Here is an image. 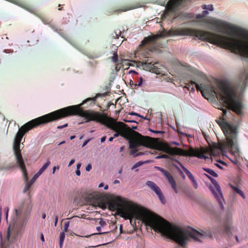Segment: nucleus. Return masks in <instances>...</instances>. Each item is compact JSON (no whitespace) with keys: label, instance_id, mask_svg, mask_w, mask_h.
I'll return each mask as SVG.
<instances>
[{"label":"nucleus","instance_id":"e433bc0d","mask_svg":"<svg viewBox=\"0 0 248 248\" xmlns=\"http://www.w3.org/2000/svg\"><path fill=\"white\" fill-rule=\"evenodd\" d=\"M39 176H38L36 174H35L33 177L31 178V180L29 182L31 184H33L34 182L35 181L37 178H38Z\"/></svg>","mask_w":248,"mask_h":248},{"label":"nucleus","instance_id":"4c0bfd02","mask_svg":"<svg viewBox=\"0 0 248 248\" xmlns=\"http://www.w3.org/2000/svg\"><path fill=\"white\" fill-rule=\"evenodd\" d=\"M119 34L117 33V32L115 31L111 33V36L112 38L117 39L119 38Z\"/></svg>","mask_w":248,"mask_h":248},{"label":"nucleus","instance_id":"a211bd4d","mask_svg":"<svg viewBox=\"0 0 248 248\" xmlns=\"http://www.w3.org/2000/svg\"><path fill=\"white\" fill-rule=\"evenodd\" d=\"M146 184L152 190H153L157 195L160 202L164 204L166 202L165 198L164 197L163 193L160 188L156 185L155 183L152 181H148Z\"/></svg>","mask_w":248,"mask_h":248},{"label":"nucleus","instance_id":"79ce46f5","mask_svg":"<svg viewBox=\"0 0 248 248\" xmlns=\"http://www.w3.org/2000/svg\"><path fill=\"white\" fill-rule=\"evenodd\" d=\"M67 126H68V124H65L63 125L58 126H57V128L61 129H62L63 128H65V127H66Z\"/></svg>","mask_w":248,"mask_h":248},{"label":"nucleus","instance_id":"1a4fd4ad","mask_svg":"<svg viewBox=\"0 0 248 248\" xmlns=\"http://www.w3.org/2000/svg\"><path fill=\"white\" fill-rule=\"evenodd\" d=\"M246 35L244 29L231 24V52L248 58V42L241 39Z\"/></svg>","mask_w":248,"mask_h":248},{"label":"nucleus","instance_id":"680f3d73","mask_svg":"<svg viewBox=\"0 0 248 248\" xmlns=\"http://www.w3.org/2000/svg\"><path fill=\"white\" fill-rule=\"evenodd\" d=\"M5 210H6V218H7L8 217V211H9V208L8 207H6L5 208Z\"/></svg>","mask_w":248,"mask_h":248},{"label":"nucleus","instance_id":"39448f33","mask_svg":"<svg viewBox=\"0 0 248 248\" xmlns=\"http://www.w3.org/2000/svg\"><path fill=\"white\" fill-rule=\"evenodd\" d=\"M31 200H27L19 203L15 208L16 219L13 224L9 225L6 233L5 239L0 235V248H8L10 245L16 241L23 234L32 209Z\"/></svg>","mask_w":248,"mask_h":248},{"label":"nucleus","instance_id":"69168bd1","mask_svg":"<svg viewBox=\"0 0 248 248\" xmlns=\"http://www.w3.org/2000/svg\"><path fill=\"white\" fill-rule=\"evenodd\" d=\"M4 52H5V53H9V52H11V50L10 49H5L4 50Z\"/></svg>","mask_w":248,"mask_h":248},{"label":"nucleus","instance_id":"5701e85b","mask_svg":"<svg viewBox=\"0 0 248 248\" xmlns=\"http://www.w3.org/2000/svg\"><path fill=\"white\" fill-rule=\"evenodd\" d=\"M49 26L53 31L57 32L62 37H65L64 33L62 29L58 28L56 26H55L53 24H50Z\"/></svg>","mask_w":248,"mask_h":248},{"label":"nucleus","instance_id":"e2e57ef3","mask_svg":"<svg viewBox=\"0 0 248 248\" xmlns=\"http://www.w3.org/2000/svg\"><path fill=\"white\" fill-rule=\"evenodd\" d=\"M81 164L80 163H78L77 165V170H79L80 167H81Z\"/></svg>","mask_w":248,"mask_h":248},{"label":"nucleus","instance_id":"bf43d9fd","mask_svg":"<svg viewBox=\"0 0 248 248\" xmlns=\"http://www.w3.org/2000/svg\"><path fill=\"white\" fill-rule=\"evenodd\" d=\"M130 114H131V115H137V116H139V117H141V118H143V117H141V116H140V115H139L138 114H137V113H135V112H131V113H130Z\"/></svg>","mask_w":248,"mask_h":248},{"label":"nucleus","instance_id":"f8f14e48","mask_svg":"<svg viewBox=\"0 0 248 248\" xmlns=\"http://www.w3.org/2000/svg\"><path fill=\"white\" fill-rule=\"evenodd\" d=\"M219 232L224 235H229L231 233V212L228 210H223L219 216Z\"/></svg>","mask_w":248,"mask_h":248},{"label":"nucleus","instance_id":"0e129e2a","mask_svg":"<svg viewBox=\"0 0 248 248\" xmlns=\"http://www.w3.org/2000/svg\"><path fill=\"white\" fill-rule=\"evenodd\" d=\"M129 73H133V74H138L137 72H136L135 71H134V70H130L129 71Z\"/></svg>","mask_w":248,"mask_h":248},{"label":"nucleus","instance_id":"052dcab7","mask_svg":"<svg viewBox=\"0 0 248 248\" xmlns=\"http://www.w3.org/2000/svg\"><path fill=\"white\" fill-rule=\"evenodd\" d=\"M76 173L78 176H79L80 175V171L79 170H77L76 171Z\"/></svg>","mask_w":248,"mask_h":248},{"label":"nucleus","instance_id":"13d9d810","mask_svg":"<svg viewBox=\"0 0 248 248\" xmlns=\"http://www.w3.org/2000/svg\"><path fill=\"white\" fill-rule=\"evenodd\" d=\"M93 104V103H91V102H87L86 103H85V104L84 105H85L87 104V106H84V107H83L82 108H84V107H88V106H90V105H91V104Z\"/></svg>","mask_w":248,"mask_h":248},{"label":"nucleus","instance_id":"4be33fe9","mask_svg":"<svg viewBox=\"0 0 248 248\" xmlns=\"http://www.w3.org/2000/svg\"><path fill=\"white\" fill-rule=\"evenodd\" d=\"M218 203L219 204L220 208L223 209V202L224 200L223 198L222 193L221 191L220 187L218 186Z\"/></svg>","mask_w":248,"mask_h":248},{"label":"nucleus","instance_id":"7c9ffc66","mask_svg":"<svg viewBox=\"0 0 248 248\" xmlns=\"http://www.w3.org/2000/svg\"><path fill=\"white\" fill-rule=\"evenodd\" d=\"M203 170L208 172L209 174L212 175L214 177H217V173H216L213 170L209 169V168H203Z\"/></svg>","mask_w":248,"mask_h":248},{"label":"nucleus","instance_id":"412c9836","mask_svg":"<svg viewBox=\"0 0 248 248\" xmlns=\"http://www.w3.org/2000/svg\"><path fill=\"white\" fill-rule=\"evenodd\" d=\"M25 171L26 172V175L24 173V171L22 170V171L23 172L24 178L26 182V185H25V186L24 188L23 191L24 193H25L27 191H28L32 186V184H31V183H30L29 182H28V174H27V172L26 168H25Z\"/></svg>","mask_w":248,"mask_h":248},{"label":"nucleus","instance_id":"393cba45","mask_svg":"<svg viewBox=\"0 0 248 248\" xmlns=\"http://www.w3.org/2000/svg\"><path fill=\"white\" fill-rule=\"evenodd\" d=\"M230 186L231 187V188L237 193H238V194H239L242 197L243 199H245L246 198V196L244 194V193L243 192V191L240 190V189H239L238 188H237V187L236 186H233L232 185H231V184H230Z\"/></svg>","mask_w":248,"mask_h":248},{"label":"nucleus","instance_id":"c85d7f7f","mask_svg":"<svg viewBox=\"0 0 248 248\" xmlns=\"http://www.w3.org/2000/svg\"><path fill=\"white\" fill-rule=\"evenodd\" d=\"M113 55L112 57H110L109 59L111 60V61L113 63H116L118 61H119L120 60L118 59V55L117 54V53L116 52H114L113 53Z\"/></svg>","mask_w":248,"mask_h":248},{"label":"nucleus","instance_id":"f257e3e1","mask_svg":"<svg viewBox=\"0 0 248 248\" xmlns=\"http://www.w3.org/2000/svg\"><path fill=\"white\" fill-rule=\"evenodd\" d=\"M108 209L116 211L125 219L136 218L141 220L152 227L154 231L161 233L174 240L182 247L186 246L189 238L200 241L204 237L203 232L190 228L186 229L170 224L159 216H153L147 210L119 196L114 197L108 202Z\"/></svg>","mask_w":248,"mask_h":248},{"label":"nucleus","instance_id":"c03bdc74","mask_svg":"<svg viewBox=\"0 0 248 248\" xmlns=\"http://www.w3.org/2000/svg\"><path fill=\"white\" fill-rule=\"evenodd\" d=\"M54 217H55L54 225H55V226H56L57 225V223H58V217L57 215H54Z\"/></svg>","mask_w":248,"mask_h":248},{"label":"nucleus","instance_id":"f704fd0d","mask_svg":"<svg viewBox=\"0 0 248 248\" xmlns=\"http://www.w3.org/2000/svg\"><path fill=\"white\" fill-rule=\"evenodd\" d=\"M50 164V161L49 159L47 160L46 163L42 167V170H46L48 166Z\"/></svg>","mask_w":248,"mask_h":248},{"label":"nucleus","instance_id":"473e14b6","mask_svg":"<svg viewBox=\"0 0 248 248\" xmlns=\"http://www.w3.org/2000/svg\"><path fill=\"white\" fill-rule=\"evenodd\" d=\"M155 159H161V158H166L169 159L170 158V156L168 155L165 154H162L161 155H158L155 157Z\"/></svg>","mask_w":248,"mask_h":248},{"label":"nucleus","instance_id":"58836bf2","mask_svg":"<svg viewBox=\"0 0 248 248\" xmlns=\"http://www.w3.org/2000/svg\"><path fill=\"white\" fill-rule=\"evenodd\" d=\"M69 226V222H67L64 224V232H67Z\"/></svg>","mask_w":248,"mask_h":248},{"label":"nucleus","instance_id":"6e6552de","mask_svg":"<svg viewBox=\"0 0 248 248\" xmlns=\"http://www.w3.org/2000/svg\"><path fill=\"white\" fill-rule=\"evenodd\" d=\"M218 125L221 127L226 139V141H221L218 140V156L220 153L223 155L229 151L232 154H238L239 149L235 140L237 137V128L235 126L227 122H219Z\"/></svg>","mask_w":248,"mask_h":248},{"label":"nucleus","instance_id":"b1692460","mask_svg":"<svg viewBox=\"0 0 248 248\" xmlns=\"http://www.w3.org/2000/svg\"><path fill=\"white\" fill-rule=\"evenodd\" d=\"M49 26L53 31L57 32L62 37H65L64 33L62 29L58 28L56 26H55L53 24H50Z\"/></svg>","mask_w":248,"mask_h":248},{"label":"nucleus","instance_id":"7ed1b4c3","mask_svg":"<svg viewBox=\"0 0 248 248\" xmlns=\"http://www.w3.org/2000/svg\"><path fill=\"white\" fill-rule=\"evenodd\" d=\"M248 79V74H247L246 79L240 90L239 85L229 78H218V95H219L222 102L228 109L232 110L238 115L243 114L242 93L247 86Z\"/></svg>","mask_w":248,"mask_h":248},{"label":"nucleus","instance_id":"2eb2a0df","mask_svg":"<svg viewBox=\"0 0 248 248\" xmlns=\"http://www.w3.org/2000/svg\"><path fill=\"white\" fill-rule=\"evenodd\" d=\"M144 64L146 65L149 70L156 75H164L165 74V67L162 64L158 62H155L153 63L152 62L149 61V59L145 60Z\"/></svg>","mask_w":248,"mask_h":248},{"label":"nucleus","instance_id":"ddd939ff","mask_svg":"<svg viewBox=\"0 0 248 248\" xmlns=\"http://www.w3.org/2000/svg\"><path fill=\"white\" fill-rule=\"evenodd\" d=\"M102 124L114 131H128L127 125L122 122H117L111 117H108L107 115Z\"/></svg>","mask_w":248,"mask_h":248},{"label":"nucleus","instance_id":"09e8293b","mask_svg":"<svg viewBox=\"0 0 248 248\" xmlns=\"http://www.w3.org/2000/svg\"><path fill=\"white\" fill-rule=\"evenodd\" d=\"M150 131L154 133H163V132L162 131H157V130H154L152 129H150Z\"/></svg>","mask_w":248,"mask_h":248},{"label":"nucleus","instance_id":"c9c22d12","mask_svg":"<svg viewBox=\"0 0 248 248\" xmlns=\"http://www.w3.org/2000/svg\"><path fill=\"white\" fill-rule=\"evenodd\" d=\"M142 164H143V162H142L141 161L138 162L133 165V166L132 167L131 169L134 170L135 168L140 166Z\"/></svg>","mask_w":248,"mask_h":248},{"label":"nucleus","instance_id":"5fc2aeb1","mask_svg":"<svg viewBox=\"0 0 248 248\" xmlns=\"http://www.w3.org/2000/svg\"><path fill=\"white\" fill-rule=\"evenodd\" d=\"M227 112V109H222V114L224 116V115H226V113Z\"/></svg>","mask_w":248,"mask_h":248},{"label":"nucleus","instance_id":"bb28decb","mask_svg":"<svg viewBox=\"0 0 248 248\" xmlns=\"http://www.w3.org/2000/svg\"><path fill=\"white\" fill-rule=\"evenodd\" d=\"M181 166H182V167L184 171L185 172V173L187 175V176L190 179V180L191 181V182L195 180L194 177L193 176L192 174L184 166H183L182 165H181Z\"/></svg>","mask_w":248,"mask_h":248},{"label":"nucleus","instance_id":"338daca9","mask_svg":"<svg viewBox=\"0 0 248 248\" xmlns=\"http://www.w3.org/2000/svg\"><path fill=\"white\" fill-rule=\"evenodd\" d=\"M46 215L45 213H43L42 215V217L43 219H45L46 218Z\"/></svg>","mask_w":248,"mask_h":248},{"label":"nucleus","instance_id":"9b49d317","mask_svg":"<svg viewBox=\"0 0 248 248\" xmlns=\"http://www.w3.org/2000/svg\"><path fill=\"white\" fill-rule=\"evenodd\" d=\"M51 122H53V121L51 112L28 122L19 128L15 138L14 141L21 142L24 135L26 132L32 128Z\"/></svg>","mask_w":248,"mask_h":248},{"label":"nucleus","instance_id":"37998d69","mask_svg":"<svg viewBox=\"0 0 248 248\" xmlns=\"http://www.w3.org/2000/svg\"><path fill=\"white\" fill-rule=\"evenodd\" d=\"M44 171L45 170H42V168H41L36 174L39 176L43 173Z\"/></svg>","mask_w":248,"mask_h":248},{"label":"nucleus","instance_id":"4468645a","mask_svg":"<svg viewBox=\"0 0 248 248\" xmlns=\"http://www.w3.org/2000/svg\"><path fill=\"white\" fill-rule=\"evenodd\" d=\"M20 143L21 142H19V141H14L13 144V149L14 151V154L16 156V163L21 170H23L24 173L26 174V172L25 171V165L21 155V150L20 149Z\"/></svg>","mask_w":248,"mask_h":248},{"label":"nucleus","instance_id":"72a5a7b5","mask_svg":"<svg viewBox=\"0 0 248 248\" xmlns=\"http://www.w3.org/2000/svg\"><path fill=\"white\" fill-rule=\"evenodd\" d=\"M202 8L203 9H207L209 11H212L213 10V7L212 5H203L202 6Z\"/></svg>","mask_w":248,"mask_h":248},{"label":"nucleus","instance_id":"423d86ee","mask_svg":"<svg viewBox=\"0 0 248 248\" xmlns=\"http://www.w3.org/2000/svg\"><path fill=\"white\" fill-rule=\"evenodd\" d=\"M96 97L88 98L82 103L63 108L51 112L53 121H56L71 115H78L85 118V123L94 121L103 124L106 114L93 110H84L82 106L88 102L95 104Z\"/></svg>","mask_w":248,"mask_h":248},{"label":"nucleus","instance_id":"dca6fc26","mask_svg":"<svg viewBox=\"0 0 248 248\" xmlns=\"http://www.w3.org/2000/svg\"><path fill=\"white\" fill-rule=\"evenodd\" d=\"M208 14L207 11H203L202 14L198 15L197 18H202V21L205 23L207 28L216 31L217 29V20L211 17L205 18V16Z\"/></svg>","mask_w":248,"mask_h":248},{"label":"nucleus","instance_id":"c756f323","mask_svg":"<svg viewBox=\"0 0 248 248\" xmlns=\"http://www.w3.org/2000/svg\"><path fill=\"white\" fill-rule=\"evenodd\" d=\"M138 7V6H127L126 7L122 8L118 10V11H119V12H125V11H128V10H132V9H134L137 8Z\"/></svg>","mask_w":248,"mask_h":248},{"label":"nucleus","instance_id":"ea45409f","mask_svg":"<svg viewBox=\"0 0 248 248\" xmlns=\"http://www.w3.org/2000/svg\"><path fill=\"white\" fill-rule=\"evenodd\" d=\"M99 224L101 227H103L106 225V222L102 219H101L99 221Z\"/></svg>","mask_w":248,"mask_h":248},{"label":"nucleus","instance_id":"f03ea898","mask_svg":"<svg viewBox=\"0 0 248 248\" xmlns=\"http://www.w3.org/2000/svg\"><path fill=\"white\" fill-rule=\"evenodd\" d=\"M204 137L207 142L209 147L204 148H193L190 147L188 150H184L177 147L172 148L166 143H159L155 139L150 137L142 136L140 146L162 151L170 155H179L185 156H195L201 159L211 158L215 161V165L217 166V143L213 142L210 138L203 133Z\"/></svg>","mask_w":248,"mask_h":248},{"label":"nucleus","instance_id":"cd10ccee","mask_svg":"<svg viewBox=\"0 0 248 248\" xmlns=\"http://www.w3.org/2000/svg\"><path fill=\"white\" fill-rule=\"evenodd\" d=\"M124 60L123 59H120L119 60V61H118V62H117L116 63H114L115 65V70L116 72H118L119 71L120 69L121 68V67L123 66V62H124Z\"/></svg>","mask_w":248,"mask_h":248},{"label":"nucleus","instance_id":"2f4dec72","mask_svg":"<svg viewBox=\"0 0 248 248\" xmlns=\"http://www.w3.org/2000/svg\"><path fill=\"white\" fill-rule=\"evenodd\" d=\"M101 230V227L100 226L97 227H96V230L97 231V232H98L94 233V234H99V235H100V234H106V233H109L111 231H106V232H100Z\"/></svg>","mask_w":248,"mask_h":248},{"label":"nucleus","instance_id":"a878e982","mask_svg":"<svg viewBox=\"0 0 248 248\" xmlns=\"http://www.w3.org/2000/svg\"><path fill=\"white\" fill-rule=\"evenodd\" d=\"M65 239V233L64 232H60L59 235V246L60 248H62L63 242Z\"/></svg>","mask_w":248,"mask_h":248},{"label":"nucleus","instance_id":"774afa93","mask_svg":"<svg viewBox=\"0 0 248 248\" xmlns=\"http://www.w3.org/2000/svg\"><path fill=\"white\" fill-rule=\"evenodd\" d=\"M56 166H54L53 168V170H52V173L54 174L55 172V170H56Z\"/></svg>","mask_w":248,"mask_h":248},{"label":"nucleus","instance_id":"a18cd8bd","mask_svg":"<svg viewBox=\"0 0 248 248\" xmlns=\"http://www.w3.org/2000/svg\"><path fill=\"white\" fill-rule=\"evenodd\" d=\"M91 169H92V165H91V164H89L86 167V170L87 171H89L91 170Z\"/></svg>","mask_w":248,"mask_h":248},{"label":"nucleus","instance_id":"603ef678","mask_svg":"<svg viewBox=\"0 0 248 248\" xmlns=\"http://www.w3.org/2000/svg\"><path fill=\"white\" fill-rule=\"evenodd\" d=\"M69 42L72 45H73L74 46H75V47L76 48H78L77 46V45L76 44L75 42H74V41H69Z\"/></svg>","mask_w":248,"mask_h":248},{"label":"nucleus","instance_id":"f3484780","mask_svg":"<svg viewBox=\"0 0 248 248\" xmlns=\"http://www.w3.org/2000/svg\"><path fill=\"white\" fill-rule=\"evenodd\" d=\"M155 168L162 173V174L167 179L168 182L171 186L175 192L177 193L178 190L176 187V183L172 175L169 172V171L163 169L162 168L160 167H156Z\"/></svg>","mask_w":248,"mask_h":248},{"label":"nucleus","instance_id":"20e7f679","mask_svg":"<svg viewBox=\"0 0 248 248\" xmlns=\"http://www.w3.org/2000/svg\"><path fill=\"white\" fill-rule=\"evenodd\" d=\"M170 36H195L202 41H207L217 46V34L207 31L182 28H171L168 31L164 30L159 35L145 37L141 41V46L152 51L159 47L161 44L157 40L159 37Z\"/></svg>","mask_w":248,"mask_h":248},{"label":"nucleus","instance_id":"4d7b16f0","mask_svg":"<svg viewBox=\"0 0 248 248\" xmlns=\"http://www.w3.org/2000/svg\"><path fill=\"white\" fill-rule=\"evenodd\" d=\"M89 141V140H86L85 141H84L82 146V147L85 146L88 143Z\"/></svg>","mask_w":248,"mask_h":248},{"label":"nucleus","instance_id":"6e6d98bb","mask_svg":"<svg viewBox=\"0 0 248 248\" xmlns=\"http://www.w3.org/2000/svg\"><path fill=\"white\" fill-rule=\"evenodd\" d=\"M106 139V136H104L102 138H101V140H100L101 142H102V143L104 142L105 141Z\"/></svg>","mask_w":248,"mask_h":248},{"label":"nucleus","instance_id":"3c124183","mask_svg":"<svg viewBox=\"0 0 248 248\" xmlns=\"http://www.w3.org/2000/svg\"><path fill=\"white\" fill-rule=\"evenodd\" d=\"M40 239L42 242L45 241V238L43 233H41L40 234Z\"/></svg>","mask_w":248,"mask_h":248},{"label":"nucleus","instance_id":"9d476101","mask_svg":"<svg viewBox=\"0 0 248 248\" xmlns=\"http://www.w3.org/2000/svg\"><path fill=\"white\" fill-rule=\"evenodd\" d=\"M113 135L114 138L119 135L128 139L129 143V148L132 149L130 152V155L134 156H138L144 155H147L148 152H142L137 149L140 146L142 136L138 132L131 130L128 127V131H115Z\"/></svg>","mask_w":248,"mask_h":248},{"label":"nucleus","instance_id":"a19ab883","mask_svg":"<svg viewBox=\"0 0 248 248\" xmlns=\"http://www.w3.org/2000/svg\"><path fill=\"white\" fill-rule=\"evenodd\" d=\"M142 81H143V78L141 77H140V80L138 82V83L136 85V86H138L139 87H140L142 85Z\"/></svg>","mask_w":248,"mask_h":248},{"label":"nucleus","instance_id":"8fccbe9b","mask_svg":"<svg viewBox=\"0 0 248 248\" xmlns=\"http://www.w3.org/2000/svg\"><path fill=\"white\" fill-rule=\"evenodd\" d=\"M218 163H220L221 164H223V165H225L226 167H227V164L224 162H223V161L221 160L220 159H218Z\"/></svg>","mask_w":248,"mask_h":248},{"label":"nucleus","instance_id":"6ab92c4d","mask_svg":"<svg viewBox=\"0 0 248 248\" xmlns=\"http://www.w3.org/2000/svg\"><path fill=\"white\" fill-rule=\"evenodd\" d=\"M185 0H170L167 5V10L171 13L175 12Z\"/></svg>","mask_w":248,"mask_h":248},{"label":"nucleus","instance_id":"aec40b11","mask_svg":"<svg viewBox=\"0 0 248 248\" xmlns=\"http://www.w3.org/2000/svg\"><path fill=\"white\" fill-rule=\"evenodd\" d=\"M212 182L213 184V186L210 185L208 186V187L209 189L210 190L211 192L212 193V194L214 195L215 198L217 199V193L216 191H217V182L216 180L211 177V176H209L208 175L206 174H204Z\"/></svg>","mask_w":248,"mask_h":248},{"label":"nucleus","instance_id":"864d4df0","mask_svg":"<svg viewBox=\"0 0 248 248\" xmlns=\"http://www.w3.org/2000/svg\"><path fill=\"white\" fill-rule=\"evenodd\" d=\"M75 161V160L74 159H71L69 163L68 166H70L72 165H73Z\"/></svg>","mask_w":248,"mask_h":248},{"label":"nucleus","instance_id":"de8ad7c7","mask_svg":"<svg viewBox=\"0 0 248 248\" xmlns=\"http://www.w3.org/2000/svg\"><path fill=\"white\" fill-rule=\"evenodd\" d=\"M42 21L46 24H48L49 25L50 23V21H49L48 19H42Z\"/></svg>","mask_w":248,"mask_h":248},{"label":"nucleus","instance_id":"49530a36","mask_svg":"<svg viewBox=\"0 0 248 248\" xmlns=\"http://www.w3.org/2000/svg\"><path fill=\"white\" fill-rule=\"evenodd\" d=\"M192 182L193 183V186L195 187V188L197 189L198 188V186L197 183L196 182V180L192 181Z\"/></svg>","mask_w":248,"mask_h":248},{"label":"nucleus","instance_id":"0eeeda50","mask_svg":"<svg viewBox=\"0 0 248 248\" xmlns=\"http://www.w3.org/2000/svg\"><path fill=\"white\" fill-rule=\"evenodd\" d=\"M197 76L196 80L197 82L191 80L186 83L185 87L191 92H194V86L196 87L197 91H200L202 96L213 103V106L217 108V103L216 102V98H217V79L216 78L209 79L202 72L196 71L195 73Z\"/></svg>","mask_w":248,"mask_h":248}]
</instances>
